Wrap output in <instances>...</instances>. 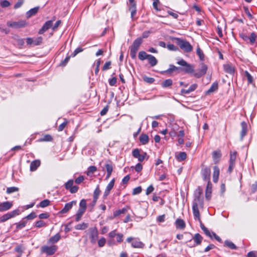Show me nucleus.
Returning <instances> with one entry per match:
<instances>
[{"instance_id":"obj_21","label":"nucleus","mask_w":257,"mask_h":257,"mask_svg":"<svg viewBox=\"0 0 257 257\" xmlns=\"http://www.w3.org/2000/svg\"><path fill=\"white\" fill-rule=\"evenodd\" d=\"M241 131L240 132V138H241V140H242L243 137L246 134L247 125V123L245 122L242 121L241 123Z\"/></svg>"},{"instance_id":"obj_18","label":"nucleus","mask_w":257,"mask_h":257,"mask_svg":"<svg viewBox=\"0 0 257 257\" xmlns=\"http://www.w3.org/2000/svg\"><path fill=\"white\" fill-rule=\"evenodd\" d=\"M193 239L194 240V241L195 242V244H188V246L190 247H194L196 245H198L201 244L202 240V237L201 235L199 233H196L194 236L193 237Z\"/></svg>"},{"instance_id":"obj_54","label":"nucleus","mask_w":257,"mask_h":257,"mask_svg":"<svg viewBox=\"0 0 257 257\" xmlns=\"http://www.w3.org/2000/svg\"><path fill=\"white\" fill-rule=\"evenodd\" d=\"M18 190H19L18 188L16 187H9L7 189V193L8 194H10V193L18 191Z\"/></svg>"},{"instance_id":"obj_20","label":"nucleus","mask_w":257,"mask_h":257,"mask_svg":"<svg viewBox=\"0 0 257 257\" xmlns=\"http://www.w3.org/2000/svg\"><path fill=\"white\" fill-rule=\"evenodd\" d=\"M221 157V154L220 151H215L212 153V158L215 164L219 162Z\"/></svg>"},{"instance_id":"obj_57","label":"nucleus","mask_w":257,"mask_h":257,"mask_svg":"<svg viewBox=\"0 0 257 257\" xmlns=\"http://www.w3.org/2000/svg\"><path fill=\"white\" fill-rule=\"evenodd\" d=\"M35 226L37 227H41L46 226V223L42 220H39L35 223Z\"/></svg>"},{"instance_id":"obj_41","label":"nucleus","mask_w":257,"mask_h":257,"mask_svg":"<svg viewBox=\"0 0 257 257\" xmlns=\"http://www.w3.org/2000/svg\"><path fill=\"white\" fill-rule=\"evenodd\" d=\"M172 80L171 79H168L163 81L161 85L163 87L166 88L171 86L172 85Z\"/></svg>"},{"instance_id":"obj_16","label":"nucleus","mask_w":257,"mask_h":257,"mask_svg":"<svg viewBox=\"0 0 257 257\" xmlns=\"http://www.w3.org/2000/svg\"><path fill=\"white\" fill-rule=\"evenodd\" d=\"M105 168L107 172V175L105 179L107 180L110 177L113 171L112 163L110 161L106 162L105 164Z\"/></svg>"},{"instance_id":"obj_60","label":"nucleus","mask_w":257,"mask_h":257,"mask_svg":"<svg viewBox=\"0 0 257 257\" xmlns=\"http://www.w3.org/2000/svg\"><path fill=\"white\" fill-rule=\"evenodd\" d=\"M144 80L147 83L151 84L154 82L155 79L154 78L152 77L145 76L144 77Z\"/></svg>"},{"instance_id":"obj_1","label":"nucleus","mask_w":257,"mask_h":257,"mask_svg":"<svg viewBox=\"0 0 257 257\" xmlns=\"http://www.w3.org/2000/svg\"><path fill=\"white\" fill-rule=\"evenodd\" d=\"M203 198H194L192 202V210L195 220L200 221V215L199 208H203Z\"/></svg>"},{"instance_id":"obj_48","label":"nucleus","mask_w":257,"mask_h":257,"mask_svg":"<svg viewBox=\"0 0 257 257\" xmlns=\"http://www.w3.org/2000/svg\"><path fill=\"white\" fill-rule=\"evenodd\" d=\"M196 53L198 56L199 57V58L201 60H203L204 59V55L203 51L199 47H198L196 50Z\"/></svg>"},{"instance_id":"obj_9","label":"nucleus","mask_w":257,"mask_h":257,"mask_svg":"<svg viewBox=\"0 0 257 257\" xmlns=\"http://www.w3.org/2000/svg\"><path fill=\"white\" fill-rule=\"evenodd\" d=\"M207 69V65L202 63L200 64V68L195 71L193 75L196 78H200L206 74Z\"/></svg>"},{"instance_id":"obj_10","label":"nucleus","mask_w":257,"mask_h":257,"mask_svg":"<svg viewBox=\"0 0 257 257\" xmlns=\"http://www.w3.org/2000/svg\"><path fill=\"white\" fill-rule=\"evenodd\" d=\"M42 42V37H39L35 39L28 37L26 39L27 44L30 46H34L40 45Z\"/></svg>"},{"instance_id":"obj_13","label":"nucleus","mask_w":257,"mask_h":257,"mask_svg":"<svg viewBox=\"0 0 257 257\" xmlns=\"http://www.w3.org/2000/svg\"><path fill=\"white\" fill-rule=\"evenodd\" d=\"M134 157L137 158L140 162H143L147 156L146 153L144 152L141 154L138 149H135L132 153Z\"/></svg>"},{"instance_id":"obj_42","label":"nucleus","mask_w":257,"mask_h":257,"mask_svg":"<svg viewBox=\"0 0 257 257\" xmlns=\"http://www.w3.org/2000/svg\"><path fill=\"white\" fill-rule=\"evenodd\" d=\"M236 152H230V159H229V163L235 164V160L236 158Z\"/></svg>"},{"instance_id":"obj_36","label":"nucleus","mask_w":257,"mask_h":257,"mask_svg":"<svg viewBox=\"0 0 257 257\" xmlns=\"http://www.w3.org/2000/svg\"><path fill=\"white\" fill-rule=\"evenodd\" d=\"M139 139L140 142L143 145L147 144L149 142V137L146 134L141 135Z\"/></svg>"},{"instance_id":"obj_14","label":"nucleus","mask_w":257,"mask_h":257,"mask_svg":"<svg viewBox=\"0 0 257 257\" xmlns=\"http://www.w3.org/2000/svg\"><path fill=\"white\" fill-rule=\"evenodd\" d=\"M115 182V179H112L108 184L107 185L105 191L103 193V197L104 199L106 198L107 196L109 195L111 190L113 188Z\"/></svg>"},{"instance_id":"obj_47","label":"nucleus","mask_w":257,"mask_h":257,"mask_svg":"<svg viewBox=\"0 0 257 257\" xmlns=\"http://www.w3.org/2000/svg\"><path fill=\"white\" fill-rule=\"evenodd\" d=\"M88 225L85 223H82L76 225L75 227L76 229L77 230H84L87 228Z\"/></svg>"},{"instance_id":"obj_26","label":"nucleus","mask_w":257,"mask_h":257,"mask_svg":"<svg viewBox=\"0 0 257 257\" xmlns=\"http://www.w3.org/2000/svg\"><path fill=\"white\" fill-rule=\"evenodd\" d=\"M75 203L74 201H71L69 203H66L64 208L61 210V213H67L70 209H71L73 206V204Z\"/></svg>"},{"instance_id":"obj_40","label":"nucleus","mask_w":257,"mask_h":257,"mask_svg":"<svg viewBox=\"0 0 257 257\" xmlns=\"http://www.w3.org/2000/svg\"><path fill=\"white\" fill-rule=\"evenodd\" d=\"M218 89V83L217 82H215L212 83L210 88L207 90V93H210L215 91H216Z\"/></svg>"},{"instance_id":"obj_53","label":"nucleus","mask_w":257,"mask_h":257,"mask_svg":"<svg viewBox=\"0 0 257 257\" xmlns=\"http://www.w3.org/2000/svg\"><path fill=\"white\" fill-rule=\"evenodd\" d=\"M245 76L247 78V81L249 83H252L253 82V78L252 76L249 73V72L247 71L244 72Z\"/></svg>"},{"instance_id":"obj_64","label":"nucleus","mask_w":257,"mask_h":257,"mask_svg":"<svg viewBox=\"0 0 257 257\" xmlns=\"http://www.w3.org/2000/svg\"><path fill=\"white\" fill-rule=\"evenodd\" d=\"M247 257H257V251H251L247 253Z\"/></svg>"},{"instance_id":"obj_51","label":"nucleus","mask_w":257,"mask_h":257,"mask_svg":"<svg viewBox=\"0 0 257 257\" xmlns=\"http://www.w3.org/2000/svg\"><path fill=\"white\" fill-rule=\"evenodd\" d=\"M73 180H69L65 184V187L67 190H69L73 186Z\"/></svg>"},{"instance_id":"obj_6","label":"nucleus","mask_w":257,"mask_h":257,"mask_svg":"<svg viewBox=\"0 0 257 257\" xmlns=\"http://www.w3.org/2000/svg\"><path fill=\"white\" fill-rule=\"evenodd\" d=\"M126 241L131 243L132 246L134 248H144L145 244L140 241L139 238H134L132 237H127Z\"/></svg>"},{"instance_id":"obj_62","label":"nucleus","mask_w":257,"mask_h":257,"mask_svg":"<svg viewBox=\"0 0 257 257\" xmlns=\"http://www.w3.org/2000/svg\"><path fill=\"white\" fill-rule=\"evenodd\" d=\"M111 65V62L110 61H108V62H106L104 66H103L102 67V70L103 71H105V70H107L108 69H109L110 68V66Z\"/></svg>"},{"instance_id":"obj_32","label":"nucleus","mask_w":257,"mask_h":257,"mask_svg":"<svg viewBox=\"0 0 257 257\" xmlns=\"http://www.w3.org/2000/svg\"><path fill=\"white\" fill-rule=\"evenodd\" d=\"M202 195V190L200 187H198L194 191V198H203Z\"/></svg>"},{"instance_id":"obj_2","label":"nucleus","mask_w":257,"mask_h":257,"mask_svg":"<svg viewBox=\"0 0 257 257\" xmlns=\"http://www.w3.org/2000/svg\"><path fill=\"white\" fill-rule=\"evenodd\" d=\"M142 42L143 39L141 38H138L134 41L130 49V55L133 59H135L136 57L137 51Z\"/></svg>"},{"instance_id":"obj_29","label":"nucleus","mask_w":257,"mask_h":257,"mask_svg":"<svg viewBox=\"0 0 257 257\" xmlns=\"http://www.w3.org/2000/svg\"><path fill=\"white\" fill-rule=\"evenodd\" d=\"M223 68L225 72L232 74L234 73V68L233 66L230 64H226L223 65Z\"/></svg>"},{"instance_id":"obj_23","label":"nucleus","mask_w":257,"mask_h":257,"mask_svg":"<svg viewBox=\"0 0 257 257\" xmlns=\"http://www.w3.org/2000/svg\"><path fill=\"white\" fill-rule=\"evenodd\" d=\"M41 164V162L39 160H36L32 161L30 165V170L31 171H36L38 167L40 166Z\"/></svg>"},{"instance_id":"obj_4","label":"nucleus","mask_w":257,"mask_h":257,"mask_svg":"<svg viewBox=\"0 0 257 257\" xmlns=\"http://www.w3.org/2000/svg\"><path fill=\"white\" fill-rule=\"evenodd\" d=\"M7 25L8 27L12 28L19 29L25 27L28 25V23L25 20H21L17 22L8 21Z\"/></svg>"},{"instance_id":"obj_15","label":"nucleus","mask_w":257,"mask_h":257,"mask_svg":"<svg viewBox=\"0 0 257 257\" xmlns=\"http://www.w3.org/2000/svg\"><path fill=\"white\" fill-rule=\"evenodd\" d=\"M13 203L10 201H5L0 203V212L6 211L12 208Z\"/></svg>"},{"instance_id":"obj_63","label":"nucleus","mask_w":257,"mask_h":257,"mask_svg":"<svg viewBox=\"0 0 257 257\" xmlns=\"http://www.w3.org/2000/svg\"><path fill=\"white\" fill-rule=\"evenodd\" d=\"M24 0H19L14 6V9H17L20 8L23 4Z\"/></svg>"},{"instance_id":"obj_45","label":"nucleus","mask_w":257,"mask_h":257,"mask_svg":"<svg viewBox=\"0 0 257 257\" xmlns=\"http://www.w3.org/2000/svg\"><path fill=\"white\" fill-rule=\"evenodd\" d=\"M187 155L185 152H180L178 156H176L177 159L179 161H182L186 159Z\"/></svg>"},{"instance_id":"obj_11","label":"nucleus","mask_w":257,"mask_h":257,"mask_svg":"<svg viewBox=\"0 0 257 257\" xmlns=\"http://www.w3.org/2000/svg\"><path fill=\"white\" fill-rule=\"evenodd\" d=\"M89 238L92 243H95L98 238V231L95 227L89 229Z\"/></svg>"},{"instance_id":"obj_25","label":"nucleus","mask_w":257,"mask_h":257,"mask_svg":"<svg viewBox=\"0 0 257 257\" xmlns=\"http://www.w3.org/2000/svg\"><path fill=\"white\" fill-rule=\"evenodd\" d=\"M181 70V68L177 67L173 65H170V67L167 70L164 71L162 72V74L165 73H171L174 71H179V70Z\"/></svg>"},{"instance_id":"obj_38","label":"nucleus","mask_w":257,"mask_h":257,"mask_svg":"<svg viewBox=\"0 0 257 257\" xmlns=\"http://www.w3.org/2000/svg\"><path fill=\"white\" fill-rule=\"evenodd\" d=\"M25 219L23 218V219L20 221L19 223H16V228L17 230L22 229V228L26 226L27 221L26 220H25Z\"/></svg>"},{"instance_id":"obj_8","label":"nucleus","mask_w":257,"mask_h":257,"mask_svg":"<svg viewBox=\"0 0 257 257\" xmlns=\"http://www.w3.org/2000/svg\"><path fill=\"white\" fill-rule=\"evenodd\" d=\"M177 63L181 66L185 67L183 70L187 73H194V67L192 65L188 64L186 61L183 59H181L177 61Z\"/></svg>"},{"instance_id":"obj_3","label":"nucleus","mask_w":257,"mask_h":257,"mask_svg":"<svg viewBox=\"0 0 257 257\" xmlns=\"http://www.w3.org/2000/svg\"><path fill=\"white\" fill-rule=\"evenodd\" d=\"M176 40L177 45L186 52H190L192 50L193 47L188 41L180 38H176Z\"/></svg>"},{"instance_id":"obj_19","label":"nucleus","mask_w":257,"mask_h":257,"mask_svg":"<svg viewBox=\"0 0 257 257\" xmlns=\"http://www.w3.org/2000/svg\"><path fill=\"white\" fill-rule=\"evenodd\" d=\"M212 192V184L210 182H207V185L205 191V197L207 200H209L211 198Z\"/></svg>"},{"instance_id":"obj_58","label":"nucleus","mask_w":257,"mask_h":257,"mask_svg":"<svg viewBox=\"0 0 257 257\" xmlns=\"http://www.w3.org/2000/svg\"><path fill=\"white\" fill-rule=\"evenodd\" d=\"M37 217V215L35 212H32L27 216H26L24 219H27L28 220L33 219Z\"/></svg>"},{"instance_id":"obj_37","label":"nucleus","mask_w":257,"mask_h":257,"mask_svg":"<svg viewBox=\"0 0 257 257\" xmlns=\"http://www.w3.org/2000/svg\"><path fill=\"white\" fill-rule=\"evenodd\" d=\"M85 211V210H84V209L79 208L78 210V211L76 213V218H75V220L76 221H79L81 219V216L84 214Z\"/></svg>"},{"instance_id":"obj_34","label":"nucleus","mask_w":257,"mask_h":257,"mask_svg":"<svg viewBox=\"0 0 257 257\" xmlns=\"http://www.w3.org/2000/svg\"><path fill=\"white\" fill-rule=\"evenodd\" d=\"M148 59L149 61V63L151 65V66H155L158 63V60H157V59L152 55H150V56H149V58Z\"/></svg>"},{"instance_id":"obj_52","label":"nucleus","mask_w":257,"mask_h":257,"mask_svg":"<svg viewBox=\"0 0 257 257\" xmlns=\"http://www.w3.org/2000/svg\"><path fill=\"white\" fill-rule=\"evenodd\" d=\"M106 243V239L104 237H102L98 240V245L99 247H103Z\"/></svg>"},{"instance_id":"obj_49","label":"nucleus","mask_w":257,"mask_h":257,"mask_svg":"<svg viewBox=\"0 0 257 257\" xmlns=\"http://www.w3.org/2000/svg\"><path fill=\"white\" fill-rule=\"evenodd\" d=\"M50 201L49 200L45 199L40 203L39 206L42 208H44L48 206L50 204Z\"/></svg>"},{"instance_id":"obj_61","label":"nucleus","mask_w":257,"mask_h":257,"mask_svg":"<svg viewBox=\"0 0 257 257\" xmlns=\"http://www.w3.org/2000/svg\"><path fill=\"white\" fill-rule=\"evenodd\" d=\"M142 191V188L141 186L137 187L133 189V194L136 195L140 194Z\"/></svg>"},{"instance_id":"obj_33","label":"nucleus","mask_w":257,"mask_h":257,"mask_svg":"<svg viewBox=\"0 0 257 257\" xmlns=\"http://www.w3.org/2000/svg\"><path fill=\"white\" fill-rule=\"evenodd\" d=\"M128 10L131 12V18L133 20L137 13L136 5L128 6Z\"/></svg>"},{"instance_id":"obj_43","label":"nucleus","mask_w":257,"mask_h":257,"mask_svg":"<svg viewBox=\"0 0 257 257\" xmlns=\"http://www.w3.org/2000/svg\"><path fill=\"white\" fill-rule=\"evenodd\" d=\"M224 245L232 249H236L237 248L236 246L229 240H225L224 241Z\"/></svg>"},{"instance_id":"obj_59","label":"nucleus","mask_w":257,"mask_h":257,"mask_svg":"<svg viewBox=\"0 0 257 257\" xmlns=\"http://www.w3.org/2000/svg\"><path fill=\"white\" fill-rule=\"evenodd\" d=\"M1 5L3 8H6L10 6V3L7 0H3L1 2Z\"/></svg>"},{"instance_id":"obj_17","label":"nucleus","mask_w":257,"mask_h":257,"mask_svg":"<svg viewBox=\"0 0 257 257\" xmlns=\"http://www.w3.org/2000/svg\"><path fill=\"white\" fill-rule=\"evenodd\" d=\"M53 21H48L45 22L43 27L39 31V34H43L45 32L47 31L49 28L52 26Z\"/></svg>"},{"instance_id":"obj_39","label":"nucleus","mask_w":257,"mask_h":257,"mask_svg":"<svg viewBox=\"0 0 257 257\" xmlns=\"http://www.w3.org/2000/svg\"><path fill=\"white\" fill-rule=\"evenodd\" d=\"M149 56H150V54H147V53L145 51H140L139 53V58L141 60H144L146 59H148Z\"/></svg>"},{"instance_id":"obj_56","label":"nucleus","mask_w":257,"mask_h":257,"mask_svg":"<svg viewBox=\"0 0 257 257\" xmlns=\"http://www.w3.org/2000/svg\"><path fill=\"white\" fill-rule=\"evenodd\" d=\"M24 249V248L21 245H18L15 248L16 251H17V252H19L20 253V255H21L22 254V253L23 252Z\"/></svg>"},{"instance_id":"obj_55","label":"nucleus","mask_w":257,"mask_h":257,"mask_svg":"<svg viewBox=\"0 0 257 257\" xmlns=\"http://www.w3.org/2000/svg\"><path fill=\"white\" fill-rule=\"evenodd\" d=\"M80 208L81 209H84V210H86V202L85 199H82L80 201L79 203Z\"/></svg>"},{"instance_id":"obj_27","label":"nucleus","mask_w":257,"mask_h":257,"mask_svg":"<svg viewBox=\"0 0 257 257\" xmlns=\"http://www.w3.org/2000/svg\"><path fill=\"white\" fill-rule=\"evenodd\" d=\"M175 224L177 228L181 229H184L186 226L184 221L182 219H177L175 221Z\"/></svg>"},{"instance_id":"obj_28","label":"nucleus","mask_w":257,"mask_h":257,"mask_svg":"<svg viewBox=\"0 0 257 257\" xmlns=\"http://www.w3.org/2000/svg\"><path fill=\"white\" fill-rule=\"evenodd\" d=\"M197 87V84H193L191 85L188 89H183L181 90V92L182 94H189L192 91L195 90Z\"/></svg>"},{"instance_id":"obj_35","label":"nucleus","mask_w":257,"mask_h":257,"mask_svg":"<svg viewBox=\"0 0 257 257\" xmlns=\"http://www.w3.org/2000/svg\"><path fill=\"white\" fill-rule=\"evenodd\" d=\"M200 227L202 229V230L204 231V233L211 238H212V236L211 234V232H210V231L208 230V229L200 221Z\"/></svg>"},{"instance_id":"obj_12","label":"nucleus","mask_w":257,"mask_h":257,"mask_svg":"<svg viewBox=\"0 0 257 257\" xmlns=\"http://www.w3.org/2000/svg\"><path fill=\"white\" fill-rule=\"evenodd\" d=\"M210 174L211 169L207 167L202 168L201 171V174L203 180L207 181V182H210Z\"/></svg>"},{"instance_id":"obj_44","label":"nucleus","mask_w":257,"mask_h":257,"mask_svg":"<svg viewBox=\"0 0 257 257\" xmlns=\"http://www.w3.org/2000/svg\"><path fill=\"white\" fill-rule=\"evenodd\" d=\"M256 34L254 32H252L248 37V40L251 44H253L256 41Z\"/></svg>"},{"instance_id":"obj_46","label":"nucleus","mask_w":257,"mask_h":257,"mask_svg":"<svg viewBox=\"0 0 257 257\" xmlns=\"http://www.w3.org/2000/svg\"><path fill=\"white\" fill-rule=\"evenodd\" d=\"M127 210V208H123L122 209H119V210H116L113 213V216H114V217H116V216L119 215L121 214L125 213L126 212Z\"/></svg>"},{"instance_id":"obj_31","label":"nucleus","mask_w":257,"mask_h":257,"mask_svg":"<svg viewBox=\"0 0 257 257\" xmlns=\"http://www.w3.org/2000/svg\"><path fill=\"white\" fill-rule=\"evenodd\" d=\"M39 9V7H35L30 10L26 13L27 18H29L32 16L35 15L38 12Z\"/></svg>"},{"instance_id":"obj_30","label":"nucleus","mask_w":257,"mask_h":257,"mask_svg":"<svg viewBox=\"0 0 257 257\" xmlns=\"http://www.w3.org/2000/svg\"><path fill=\"white\" fill-rule=\"evenodd\" d=\"M101 191L99 189V186L98 185L97 187H96L94 192H93V202H94V204L96 203L98 196L99 194H100Z\"/></svg>"},{"instance_id":"obj_50","label":"nucleus","mask_w":257,"mask_h":257,"mask_svg":"<svg viewBox=\"0 0 257 257\" xmlns=\"http://www.w3.org/2000/svg\"><path fill=\"white\" fill-rule=\"evenodd\" d=\"M97 168L95 166H91L88 167L87 169V175H89L90 174H92L95 171H96Z\"/></svg>"},{"instance_id":"obj_5","label":"nucleus","mask_w":257,"mask_h":257,"mask_svg":"<svg viewBox=\"0 0 257 257\" xmlns=\"http://www.w3.org/2000/svg\"><path fill=\"white\" fill-rule=\"evenodd\" d=\"M57 249L58 246L56 245L51 246L43 245L41 248V251L47 255H52L55 253Z\"/></svg>"},{"instance_id":"obj_24","label":"nucleus","mask_w":257,"mask_h":257,"mask_svg":"<svg viewBox=\"0 0 257 257\" xmlns=\"http://www.w3.org/2000/svg\"><path fill=\"white\" fill-rule=\"evenodd\" d=\"M60 234L59 233H58L56 234L55 235L50 237L48 241V243L49 244L55 243L60 240Z\"/></svg>"},{"instance_id":"obj_7","label":"nucleus","mask_w":257,"mask_h":257,"mask_svg":"<svg viewBox=\"0 0 257 257\" xmlns=\"http://www.w3.org/2000/svg\"><path fill=\"white\" fill-rule=\"evenodd\" d=\"M20 214V210L19 209H15L11 212H8L0 217V222H4L8 220L19 215Z\"/></svg>"},{"instance_id":"obj_22","label":"nucleus","mask_w":257,"mask_h":257,"mask_svg":"<svg viewBox=\"0 0 257 257\" xmlns=\"http://www.w3.org/2000/svg\"><path fill=\"white\" fill-rule=\"evenodd\" d=\"M219 175V169L215 166L213 167V181L214 183L217 182Z\"/></svg>"}]
</instances>
